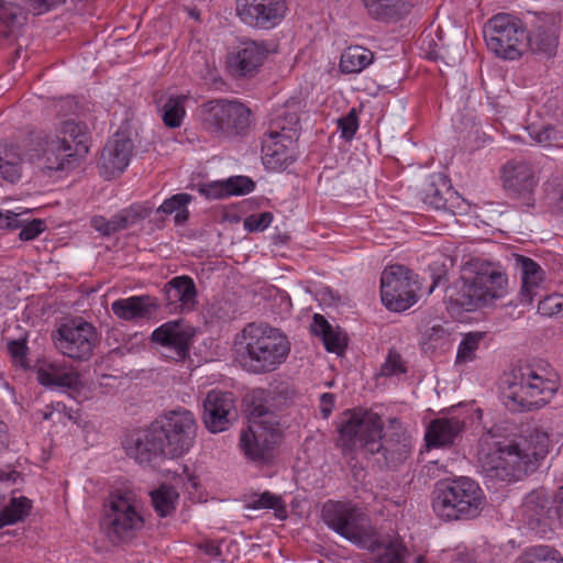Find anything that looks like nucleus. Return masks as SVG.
Returning <instances> with one entry per match:
<instances>
[{
  "label": "nucleus",
  "mask_w": 563,
  "mask_h": 563,
  "mask_svg": "<svg viewBox=\"0 0 563 563\" xmlns=\"http://www.w3.org/2000/svg\"><path fill=\"white\" fill-rule=\"evenodd\" d=\"M165 297L170 311L191 310L197 302V289L192 278L177 276L165 285Z\"/></svg>",
  "instance_id": "nucleus-26"
},
{
  "label": "nucleus",
  "mask_w": 563,
  "mask_h": 563,
  "mask_svg": "<svg viewBox=\"0 0 563 563\" xmlns=\"http://www.w3.org/2000/svg\"><path fill=\"white\" fill-rule=\"evenodd\" d=\"M133 142L123 133H115L104 145L100 157L101 173L106 178L120 175L130 164Z\"/></svg>",
  "instance_id": "nucleus-21"
},
{
  "label": "nucleus",
  "mask_w": 563,
  "mask_h": 563,
  "mask_svg": "<svg viewBox=\"0 0 563 563\" xmlns=\"http://www.w3.org/2000/svg\"><path fill=\"white\" fill-rule=\"evenodd\" d=\"M515 267L521 279L519 302L529 306L544 289L545 272L537 262L523 255L515 256Z\"/></svg>",
  "instance_id": "nucleus-23"
},
{
  "label": "nucleus",
  "mask_w": 563,
  "mask_h": 563,
  "mask_svg": "<svg viewBox=\"0 0 563 563\" xmlns=\"http://www.w3.org/2000/svg\"><path fill=\"white\" fill-rule=\"evenodd\" d=\"M143 526V519L136 504L129 495H112L109 509L102 520V527L112 542L123 541L133 537Z\"/></svg>",
  "instance_id": "nucleus-12"
},
{
  "label": "nucleus",
  "mask_w": 563,
  "mask_h": 563,
  "mask_svg": "<svg viewBox=\"0 0 563 563\" xmlns=\"http://www.w3.org/2000/svg\"><path fill=\"white\" fill-rule=\"evenodd\" d=\"M548 452V435L537 431L527 438L497 442L487 451L482 449L478 463L486 478L509 483L533 472Z\"/></svg>",
  "instance_id": "nucleus-3"
},
{
  "label": "nucleus",
  "mask_w": 563,
  "mask_h": 563,
  "mask_svg": "<svg viewBox=\"0 0 563 563\" xmlns=\"http://www.w3.org/2000/svg\"><path fill=\"white\" fill-rule=\"evenodd\" d=\"M424 202L434 209H443L446 206V199L442 196L440 190L431 186L426 194Z\"/></svg>",
  "instance_id": "nucleus-57"
},
{
  "label": "nucleus",
  "mask_w": 563,
  "mask_h": 563,
  "mask_svg": "<svg viewBox=\"0 0 563 563\" xmlns=\"http://www.w3.org/2000/svg\"><path fill=\"white\" fill-rule=\"evenodd\" d=\"M276 125L280 133L292 132L299 125V115L295 109V102H288L282 115H279Z\"/></svg>",
  "instance_id": "nucleus-48"
},
{
  "label": "nucleus",
  "mask_w": 563,
  "mask_h": 563,
  "mask_svg": "<svg viewBox=\"0 0 563 563\" xmlns=\"http://www.w3.org/2000/svg\"><path fill=\"white\" fill-rule=\"evenodd\" d=\"M236 15L245 25L273 30L287 16V0H236Z\"/></svg>",
  "instance_id": "nucleus-16"
},
{
  "label": "nucleus",
  "mask_w": 563,
  "mask_h": 563,
  "mask_svg": "<svg viewBox=\"0 0 563 563\" xmlns=\"http://www.w3.org/2000/svg\"><path fill=\"white\" fill-rule=\"evenodd\" d=\"M69 140L58 133L40 132L33 139L27 152L30 162L44 170H62L68 157L73 156Z\"/></svg>",
  "instance_id": "nucleus-15"
},
{
  "label": "nucleus",
  "mask_w": 563,
  "mask_h": 563,
  "mask_svg": "<svg viewBox=\"0 0 563 563\" xmlns=\"http://www.w3.org/2000/svg\"><path fill=\"white\" fill-rule=\"evenodd\" d=\"M508 294V277L496 263L475 258L463 268L456 301L466 310L493 303Z\"/></svg>",
  "instance_id": "nucleus-6"
},
{
  "label": "nucleus",
  "mask_w": 563,
  "mask_h": 563,
  "mask_svg": "<svg viewBox=\"0 0 563 563\" xmlns=\"http://www.w3.org/2000/svg\"><path fill=\"white\" fill-rule=\"evenodd\" d=\"M563 310V296L553 294L545 296L538 303V312L544 317H553Z\"/></svg>",
  "instance_id": "nucleus-49"
},
{
  "label": "nucleus",
  "mask_w": 563,
  "mask_h": 563,
  "mask_svg": "<svg viewBox=\"0 0 563 563\" xmlns=\"http://www.w3.org/2000/svg\"><path fill=\"white\" fill-rule=\"evenodd\" d=\"M192 201V196L180 192L165 199L157 208V213L174 214V221L177 225L187 222L189 218L188 205Z\"/></svg>",
  "instance_id": "nucleus-37"
},
{
  "label": "nucleus",
  "mask_w": 563,
  "mask_h": 563,
  "mask_svg": "<svg viewBox=\"0 0 563 563\" xmlns=\"http://www.w3.org/2000/svg\"><path fill=\"white\" fill-rule=\"evenodd\" d=\"M157 307L155 299L150 296H131L111 303L113 314L124 321L147 319L156 312Z\"/></svg>",
  "instance_id": "nucleus-27"
},
{
  "label": "nucleus",
  "mask_w": 563,
  "mask_h": 563,
  "mask_svg": "<svg viewBox=\"0 0 563 563\" xmlns=\"http://www.w3.org/2000/svg\"><path fill=\"white\" fill-rule=\"evenodd\" d=\"M52 416H53V412H46V413L44 415V419L48 420V419H51V418H52Z\"/></svg>",
  "instance_id": "nucleus-64"
},
{
  "label": "nucleus",
  "mask_w": 563,
  "mask_h": 563,
  "mask_svg": "<svg viewBox=\"0 0 563 563\" xmlns=\"http://www.w3.org/2000/svg\"><path fill=\"white\" fill-rule=\"evenodd\" d=\"M0 228L18 229L21 228L20 239L23 241L34 240L45 229L42 220H29V210L15 212L10 210H0Z\"/></svg>",
  "instance_id": "nucleus-29"
},
{
  "label": "nucleus",
  "mask_w": 563,
  "mask_h": 563,
  "mask_svg": "<svg viewBox=\"0 0 563 563\" xmlns=\"http://www.w3.org/2000/svg\"><path fill=\"white\" fill-rule=\"evenodd\" d=\"M125 451L139 464H148L158 456H165L164 446L154 423L131 435L125 442Z\"/></svg>",
  "instance_id": "nucleus-24"
},
{
  "label": "nucleus",
  "mask_w": 563,
  "mask_h": 563,
  "mask_svg": "<svg viewBox=\"0 0 563 563\" xmlns=\"http://www.w3.org/2000/svg\"><path fill=\"white\" fill-rule=\"evenodd\" d=\"M199 192L209 199H221L228 197L224 180L212 181L209 184L201 185L199 188Z\"/></svg>",
  "instance_id": "nucleus-53"
},
{
  "label": "nucleus",
  "mask_w": 563,
  "mask_h": 563,
  "mask_svg": "<svg viewBox=\"0 0 563 563\" xmlns=\"http://www.w3.org/2000/svg\"><path fill=\"white\" fill-rule=\"evenodd\" d=\"M96 341L95 327L81 319L60 324L54 335L58 352L76 361H87L92 354Z\"/></svg>",
  "instance_id": "nucleus-13"
},
{
  "label": "nucleus",
  "mask_w": 563,
  "mask_h": 563,
  "mask_svg": "<svg viewBox=\"0 0 563 563\" xmlns=\"http://www.w3.org/2000/svg\"><path fill=\"white\" fill-rule=\"evenodd\" d=\"M374 54L363 46H350L341 55L340 70L344 74H357L369 66Z\"/></svg>",
  "instance_id": "nucleus-35"
},
{
  "label": "nucleus",
  "mask_w": 563,
  "mask_h": 563,
  "mask_svg": "<svg viewBox=\"0 0 563 563\" xmlns=\"http://www.w3.org/2000/svg\"><path fill=\"white\" fill-rule=\"evenodd\" d=\"M273 221L271 212H262L258 214H251L244 220V229L249 232H262L269 227Z\"/></svg>",
  "instance_id": "nucleus-52"
},
{
  "label": "nucleus",
  "mask_w": 563,
  "mask_h": 563,
  "mask_svg": "<svg viewBox=\"0 0 563 563\" xmlns=\"http://www.w3.org/2000/svg\"><path fill=\"white\" fill-rule=\"evenodd\" d=\"M338 129L343 139L347 141L353 139L358 129V119L354 109L338 120Z\"/></svg>",
  "instance_id": "nucleus-51"
},
{
  "label": "nucleus",
  "mask_w": 563,
  "mask_h": 563,
  "mask_svg": "<svg viewBox=\"0 0 563 563\" xmlns=\"http://www.w3.org/2000/svg\"><path fill=\"white\" fill-rule=\"evenodd\" d=\"M529 31L526 43L533 53L552 56L555 54L558 37V19L551 13H529Z\"/></svg>",
  "instance_id": "nucleus-18"
},
{
  "label": "nucleus",
  "mask_w": 563,
  "mask_h": 563,
  "mask_svg": "<svg viewBox=\"0 0 563 563\" xmlns=\"http://www.w3.org/2000/svg\"><path fill=\"white\" fill-rule=\"evenodd\" d=\"M8 350L14 362L20 366L26 365V345L23 341H11L8 343Z\"/></svg>",
  "instance_id": "nucleus-55"
},
{
  "label": "nucleus",
  "mask_w": 563,
  "mask_h": 563,
  "mask_svg": "<svg viewBox=\"0 0 563 563\" xmlns=\"http://www.w3.org/2000/svg\"><path fill=\"white\" fill-rule=\"evenodd\" d=\"M36 14H41L65 2V0H25Z\"/></svg>",
  "instance_id": "nucleus-58"
},
{
  "label": "nucleus",
  "mask_w": 563,
  "mask_h": 563,
  "mask_svg": "<svg viewBox=\"0 0 563 563\" xmlns=\"http://www.w3.org/2000/svg\"><path fill=\"white\" fill-rule=\"evenodd\" d=\"M549 510V498L540 490H534L527 495L521 506L523 520L531 530H537L543 523Z\"/></svg>",
  "instance_id": "nucleus-31"
},
{
  "label": "nucleus",
  "mask_w": 563,
  "mask_h": 563,
  "mask_svg": "<svg viewBox=\"0 0 563 563\" xmlns=\"http://www.w3.org/2000/svg\"><path fill=\"white\" fill-rule=\"evenodd\" d=\"M233 408V396L222 390H210L203 400V422L212 433L224 431L229 426V413Z\"/></svg>",
  "instance_id": "nucleus-25"
},
{
  "label": "nucleus",
  "mask_w": 563,
  "mask_h": 563,
  "mask_svg": "<svg viewBox=\"0 0 563 563\" xmlns=\"http://www.w3.org/2000/svg\"><path fill=\"white\" fill-rule=\"evenodd\" d=\"M30 509V500L25 497L12 498L0 512V529L21 521Z\"/></svg>",
  "instance_id": "nucleus-42"
},
{
  "label": "nucleus",
  "mask_w": 563,
  "mask_h": 563,
  "mask_svg": "<svg viewBox=\"0 0 563 563\" xmlns=\"http://www.w3.org/2000/svg\"><path fill=\"white\" fill-rule=\"evenodd\" d=\"M262 161L266 168H285L295 161L294 137L278 130H271L262 141Z\"/></svg>",
  "instance_id": "nucleus-20"
},
{
  "label": "nucleus",
  "mask_w": 563,
  "mask_h": 563,
  "mask_svg": "<svg viewBox=\"0 0 563 563\" xmlns=\"http://www.w3.org/2000/svg\"><path fill=\"white\" fill-rule=\"evenodd\" d=\"M416 563H427L424 558L419 555L417 559H416Z\"/></svg>",
  "instance_id": "nucleus-62"
},
{
  "label": "nucleus",
  "mask_w": 563,
  "mask_h": 563,
  "mask_svg": "<svg viewBox=\"0 0 563 563\" xmlns=\"http://www.w3.org/2000/svg\"><path fill=\"white\" fill-rule=\"evenodd\" d=\"M505 406L511 411L544 406L559 389L558 374L543 362L529 363L511 372Z\"/></svg>",
  "instance_id": "nucleus-5"
},
{
  "label": "nucleus",
  "mask_w": 563,
  "mask_h": 563,
  "mask_svg": "<svg viewBox=\"0 0 563 563\" xmlns=\"http://www.w3.org/2000/svg\"><path fill=\"white\" fill-rule=\"evenodd\" d=\"M464 427V421L455 417L434 419L429 423L424 434L427 445L429 448L452 445Z\"/></svg>",
  "instance_id": "nucleus-28"
},
{
  "label": "nucleus",
  "mask_w": 563,
  "mask_h": 563,
  "mask_svg": "<svg viewBox=\"0 0 563 563\" xmlns=\"http://www.w3.org/2000/svg\"><path fill=\"white\" fill-rule=\"evenodd\" d=\"M245 507L252 510L272 509L279 520L287 518V507L282 496L271 492L251 494L245 499Z\"/></svg>",
  "instance_id": "nucleus-36"
},
{
  "label": "nucleus",
  "mask_w": 563,
  "mask_h": 563,
  "mask_svg": "<svg viewBox=\"0 0 563 563\" xmlns=\"http://www.w3.org/2000/svg\"><path fill=\"white\" fill-rule=\"evenodd\" d=\"M23 157L20 146H0V178L16 183L22 175Z\"/></svg>",
  "instance_id": "nucleus-33"
},
{
  "label": "nucleus",
  "mask_w": 563,
  "mask_h": 563,
  "mask_svg": "<svg viewBox=\"0 0 563 563\" xmlns=\"http://www.w3.org/2000/svg\"><path fill=\"white\" fill-rule=\"evenodd\" d=\"M530 136L536 143L544 147L551 146L552 142L555 140V130L550 126L533 129L530 132Z\"/></svg>",
  "instance_id": "nucleus-54"
},
{
  "label": "nucleus",
  "mask_w": 563,
  "mask_h": 563,
  "mask_svg": "<svg viewBox=\"0 0 563 563\" xmlns=\"http://www.w3.org/2000/svg\"><path fill=\"white\" fill-rule=\"evenodd\" d=\"M178 497L177 490L168 485H162L151 493L153 507L161 517H167L176 509Z\"/></svg>",
  "instance_id": "nucleus-39"
},
{
  "label": "nucleus",
  "mask_w": 563,
  "mask_h": 563,
  "mask_svg": "<svg viewBox=\"0 0 563 563\" xmlns=\"http://www.w3.org/2000/svg\"><path fill=\"white\" fill-rule=\"evenodd\" d=\"M236 360L250 373L263 374L277 369L288 357L287 336L267 323H249L234 341Z\"/></svg>",
  "instance_id": "nucleus-4"
},
{
  "label": "nucleus",
  "mask_w": 563,
  "mask_h": 563,
  "mask_svg": "<svg viewBox=\"0 0 563 563\" xmlns=\"http://www.w3.org/2000/svg\"><path fill=\"white\" fill-rule=\"evenodd\" d=\"M202 551L210 556H219L221 551L218 544L211 541H207L200 545Z\"/></svg>",
  "instance_id": "nucleus-61"
},
{
  "label": "nucleus",
  "mask_w": 563,
  "mask_h": 563,
  "mask_svg": "<svg viewBox=\"0 0 563 563\" xmlns=\"http://www.w3.org/2000/svg\"><path fill=\"white\" fill-rule=\"evenodd\" d=\"M551 185L554 198L556 199L559 207L563 209V176L561 178H554Z\"/></svg>",
  "instance_id": "nucleus-60"
},
{
  "label": "nucleus",
  "mask_w": 563,
  "mask_h": 563,
  "mask_svg": "<svg viewBox=\"0 0 563 563\" xmlns=\"http://www.w3.org/2000/svg\"><path fill=\"white\" fill-rule=\"evenodd\" d=\"M516 563H563L558 550L549 545L527 548L516 560Z\"/></svg>",
  "instance_id": "nucleus-40"
},
{
  "label": "nucleus",
  "mask_w": 563,
  "mask_h": 563,
  "mask_svg": "<svg viewBox=\"0 0 563 563\" xmlns=\"http://www.w3.org/2000/svg\"><path fill=\"white\" fill-rule=\"evenodd\" d=\"M227 196L246 195L253 191L254 183L246 176H234L224 180Z\"/></svg>",
  "instance_id": "nucleus-46"
},
{
  "label": "nucleus",
  "mask_w": 563,
  "mask_h": 563,
  "mask_svg": "<svg viewBox=\"0 0 563 563\" xmlns=\"http://www.w3.org/2000/svg\"><path fill=\"white\" fill-rule=\"evenodd\" d=\"M485 501V495L475 481L459 477L437 485L432 507L444 520L473 519L479 516Z\"/></svg>",
  "instance_id": "nucleus-7"
},
{
  "label": "nucleus",
  "mask_w": 563,
  "mask_h": 563,
  "mask_svg": "<svg viewBox=\"0 0 563 563\" xmlns=\"http://www.w3.org/2000/svg\"><path fill=\"white\" fill-rule=\"evenodd\" d=\"M153 423L161 438L166 457H179L194 445L197 422L190 410L186 408L170 410Z\"/></svg>",
  "instance_id": "nucleus-9"
},
{
  "label": "nucleus",
  "mask_w": 563,
  "mask_h": 563,
  "mask_svg": "<svg viewBox=\"0 0 563 563\" xmlns=\"http://www.w3.org/2000/svg\"><path fill=\"white\" fill-rule=\"evenodd\" d=\"M37 380L41 385L51 388H76L79 374L75 371H65L57 363H47L37 371Z\"/></svg>",
  "instance_id": "nucleus-30"
},
{
  "label": "nucleus",
  "mask_w": 563,
  "mask_h": 563,
  "mask_svg": "<svg viewBox=\"0 0 563 563\" xmlns=\"http://www.w3.org/2000/svg\"><path fill=\"white\" fill-rule=\"evenodd\" d=\"M369 14L377 18H391L406 12L413 0H362Z\"/></svg>",
  "instance_id": "nucleus-38"
},
{
  "label": "nucleus",
  "mask_w": 563,
  "mask_h": 563,
  "mask_svg": "<svg viewBox=\"0 0 563 563\" xmlns=\"http://www.w3.org/2000/svg\"><path fill=\"white\" fill-rule=\"evenodd\" d=\"M264 413L254 409L250 424L242 430L240 435V449L250 461L262 463L269 459L272 449L276 443V429L266 419Z\"/></svg>",
  "instance_id": "nucleus-14"
},
{
  "label": "nucleus",
  "mask_w": 563,
  "mask_h": 563,
  "mask_svg": "<svg viewBox=\"0 0 563 563\" xmlns=\"http://www.w3.org/2000/svg\"><path fill=\"white\" fill-rule=\"evenodd\" d=\"M484 37L488 49L503 59H518L527 49L523 22L508 13L490 18L484 26Z\"/></svg>",
  "instance_id": "nucleus-8"
},
{
  "label": "nucleus",
  "mask_w": 563,
  "mask_h": 563,
  "mask_svg": "<svg viewBox=\"0 0 563 563\" xmlns=\"http://www.w3.org/2000/svg\"><path fill=\"white\" fill-rule=\"evenodd\" d=\"M201 124L217 135L238 134L250 122V110L238 100L212 99L198 109Z\"/></svg>",
  "instance_id": "nucleus-10"
},
{
  "label": "nucleus",
  "mask_w": 563,
  "mask_h": 563,
  "mask_svg": "<svg viewBox=\"0 0 563 563\" xmlns=\"http://www.w3.org/2000/svg\"><path fill=\"white\" fill-rule=\"evenodd\" d=\"M339 445L345 454L357 451L382 453L387 465L402 462L410 452V437L397 418L388 420L383 434L380 417L369 410H352L343 415L339 428Z\"/></svg>",
  "instance_id": "nucleus-1"
},
{
  "label": "nucleus",
  "mask_w": 563,
  "mask_h": 563,
  "mask_svg": "<svg viewBox=\"0 0 563 563\" xmlns=\"http://www.w3.org/2000/svg\"><path fill=\"white\" fill-rule=\"evenodd\" d=\"M268 55L265 42L246 40L240 42L227 57V65L235 77L254 76Z\"/></svg>",
  "instance_id": "nucleus-19"
},
{
  "label": "nucleus",
  "mask_w": 563,
  "mask_h": 563,
  "mask_svg": "<svg viewBox=\"0 0 563 563\" xmlns=\"http://www.w3.org/2000/svg\"><path fill=\"white\" fill-rule=\"evenodd\" d=\"M335 396L331 393H324L320 396V410L324 418H328L334 407Z\"/></svg>",
  "instance_id": "nucleus-59"
},
{
  "label": "nucleus",
  "mask_w": 563,
  "mask_h": 563,
  "mask_svg": "<svg viewBox=\"0 0 563 563\" xmlns=\"http://www.w3.org/2000/svg\"><path fill=\"white\" fill-rule=\"evenodd\" d=\"M440 280H441V277H438V278L433 282V285H432V287H431L430 291H432V289H433V288H434V287L440 283Z\"/></svg>",
  "instance_id": "nucleus-63"
},
{
  "label": "nucleus",
  "mask_w": 563,
  "mask_h": 563,
  "mask_svg": "<svg viewBox=\"0 0 563 563\" xmlns=\"http://www.w3.org/2000/svg\"><path fill=\"white\" fill-rule=\"evenodd\" d=\"M90 224L102 235H111L118 231L123 230L120 222L117 220V214H114L110 220L102 216H95L91 218Z\"/></svg>",
  "instance_id": "nucleus-50"
},
{
  "label": "nucleus",
  "mask_w": 563,
  "mask_h": 563,
  "mask_svg": "<svg viewBox=\"0 0 563 563\" xmlns=\"http://www.w3.org/2000/svg\"><path fill=\"white\" fill-rule=\"evenodd\" d=\"M186 100L187 96L175 93L162 96L157 100L161 118L166 126L174 129L181 125L186 115Z\"/></svg>",
  "instance_id": "nucleus-32"
},
{
  "label": "nucleus",
  "mask_w": 563,
  "mask_h": 563,
  "mask_svg": "<svg viewBox=\"0 0 563 563\" xmlns=\"http://www.w3.org/2000/svg\"><path fill=\"white\" fill-rule=\"evenodd\" d=\"M192 330L181 320L168 321L152 332L151 340L162 349L164 356L174 361L187 357L192 339Z\"/></svg>",
  "instance_id": "nucleus-17"
},
{
  "label": "nucleus",
  "mask_w": 563,
  "mask_h": 563,
  "mask_svg": "<svg viewBox=\"0 0 563 563\" xmlns=\"http://www.w3.org/2000/svg\"><path fill=\"white\" fill-rule=\"evenodd\" d=\"M442 561L450 563H472V558L465 548L445 551Z\"/></svg>",
  "instance_id": "nucleus-56"
},
{
  "label": "nucleus",
  "mask_w": 563,
  "mask_h": 563,
  "mask_svg": "<svg viewBox=\"0 0 563 563\" xmlns=\"http://www.w3.org/2000/svg\"><path fill=\"white\" fill-rule=\"evenodd\" d=\"M151 210L152 208L150 206L135 203L117 213V220L120 222L122 229H125L139 220L148 217Z\"/></svg>",
  "instance_id": "nucleus-44"
},
{
  "label": "nucleus",
  "mask_w": 563,
  "mask_h": 563,
  "mask_svg": "<svg viewBox=\"0 0 563 563\" xmlns=\"http://www.w3.org/2000/svg\"><path fill=\"white\" fill-rule=\"evenodd\" d=\"M500 178L504 188L517 196L531 194L539 183L534 167L522 159L507 162L501 167Z\"/></svg>",
  "instance_id": "nucleus-22"
},
{
  "label": "nucleus",
  "mask_w": 563,
  "mask_h": 563,
  "mask_svg": "<svg viewBox=\"0 0 563 563\" xmlns=\"http://www.w3.org/2000/svg\"><path fill=\"white\" fill-rule=\"evenodd\" d=\"M324 523L350 542L378 551L368 563H407L408 550L398 539L379 538L361 508L346 501H328L322 508Z\"/></svg>",
  "instance_id": "nucleus-2"
},
{
  "label": "nucleus",
  "mask_w": 563,
  "mask_h": 563,
  "mask_svg": "<svg viewBox=\"0 0 563 563\" xmlns=\"http://www.w3.org/2000/svg\"><path fill=\"white\" fill-rule=\"evenodd\" d=\"M482 340L483 333L481 332L467 333L459 344L455 363L466 364L472 362L476 356V351Z\"/></svg>",
  "instance_id": "nucleus-43"
},
{
  "label": "nucleus",
  "mask_w": 563,
  "mask_h": 563,
  "mask_svg": "<svg viewBox=\"0 0 563 563\" xmlns=\"http://www.w3.org/2000/svg\"><path fill=\"white\" fill-rule=\"evenodd\" d=\"M407 372L401 355L396 351H389L386 361L382 365L380 373L383 376H398Z\"/></svg>",
  "instance_id": "nucleus-47"
},
{
  "label": "nucleus",
  "mask_w": 563,
  "mask_h": 563,
  "mask_svg": "<svg viewBox=\"0 0 563 563\" xmlns=\"http://www.w3.org/2000/svg\"><path fill=\"white\" fill-rule=\"evenodd\" d=\"M22 11L19 7L0 0V36H10L22 23Z\"/></svg>",
  "instance_id": "nucleus-41"
},
{
  "label": "nucleus",
  "mask_w": 563,
  "mask_h": 563,
  "mask_svg": "<svg viewBox=\"0 0 563 563\" xmlns=\"http://www.w3.org/2000/svg\"><path fill=\"white\" fill-rule=\"evenodd\" d=\"M311 331L316 335L321 336L322 342L329 352L340 354L346 346L345 336L334 330L321 314L316 313L313 316Z\"/></svg>",
  "instance_id": "nucleus-34"
},
{
  "label": "nucleus",
  "mask_w": 563,
  "mask_h": 563,
  "mask_svg": "<svg viewBox=\"0 0 563 563\" xmlns=\"http://www.w3.org/2000/svg\"><path fill=\"white\" fill-rule=\"evenodd\" d=\"M418 282L413 273L402 265L385 268L380 276V297L391 311H405L418 300Z\"/></svg>",
  "instance_id": "nucleus-11"
},
{
  "label": "nucleus",
  "mask_w": 563,
  "mask_h": 563,
  "mask_svg": "<svg viewBox=\"0 0 563 563\" xmlns=\"http://www.w3.org/2000/svg\"><path fill=\"white\" fill-rule=\"evenodd\" d=\"M54 133H58L60 136H65L69 140V144L76 143L77 145H81L86 140V129L81 124L68 120L62 123L60 128L53 131Z\"/></svg>",
  "instance_id": "nucleus-45"
}]
</instances>
